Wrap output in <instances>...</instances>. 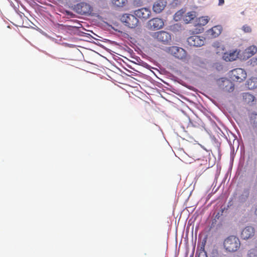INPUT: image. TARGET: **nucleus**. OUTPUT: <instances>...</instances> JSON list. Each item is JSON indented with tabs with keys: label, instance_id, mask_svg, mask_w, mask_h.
<instances>
[{
	"label": "nucleus",
	"instance_id": "1",
	"mask_svg": "<svg viewBox=\"0 0 257 257\" xmlns=\"http://www.w3.org/2000/svg\"><path fill=\"white\" fill-rule=\"evenodd\" d=\"M223 245L226 252H234L239 248L240 241L236 236L230 235L224 240Z\"/></svg>",
	"mask_w": 257,
	"mask_h": 257
},
{
	"label": "nucleus",
	"instance_id": "2",
	"mask_svg": "<svg viewBox=\"0 0 257 257\" xmlns=\"http://www.w3.org/2000/svg\"><path fill=\"white\" fill-rule=\"evenodd\" d=\"M120 21L125 26L130 29L136 28L139 24V21L134 14H124L120 16Z\"/></svg>",
	"mask_w": 257,
	"mask_h": 257
},
{
	"label": "nucleus",
	"instance_id": "3",
	"mask_svg": "<svg viewBox=\"0 0 257 257\" xmlns=\"http://www.w3.org/2000/svg\"><path fill=\"white\" fill-rule=\"evenodd\" d=\"M73 10L77 14L81 15L95 16V14L92 13L93 8L86 3L81 2L74 5Z\"/></svg>",
	"mask_w": 257,
	"mask_h": 257
},
{
	"label": "nucleus",
	"instance_id": "4",
	"mask_svg": "<svg viewBox=\"0 0 257 257\" xmlns=\"http://www.w3.org/2000/svg\"><path fill=\"white\" fill-rule=\"evenodd\" d=\"M228 76L233 81L241 82L246 78L247 75L244 69L237 68L230 71Z\"/></svg>",
	"mask_w": 257,
	"mask_h": 257
},
{
	"label": "nucleus",
	"instance_id": "5",
	"mask_svg": "<svg viewBox=\"0 0 257 257\" xmlns=\"http://www.w3.org/2000/svg\"><path fill=\"white\" fill-rule=\"evenodd\" d=\"M231 81L225 77H221L217 80V83L220 89L224 91L231 92L234 89V85Z\"/></svg>",
	"mask_w": 257,
	"mask_h": 257
},
{
	"label": "nucleus",
	"instance_id": "6",
	"mask_svg": "<svg viewBox=\"0 0 257 257\" xmlns=\"http://www.w3.org/2000/svg\"><path fill=\"white\" fill-rule=\"evenodd\" d=\"M205 40L203 37L193 35L187 38L186 44L190 47H199L204 45Z\"/></svg>",
	"mask_w": 257,
	"mask_h": 257
},
{
	"label": "nucleus",
	"instance_id": "7",
	"mask_svg": "<svg viewBox=\"0 0 257 257\" xmlns=\"http://www.w3.org/2000/svg\"><path fill=\"white\" fill-rule=\"evenodd\" d=\"M148 28L151 30H158L163 28L164 26V20L160 18H154L148 22Z\"/></svg>",
	"mask_w": 257,
	"mask_h": 257
},
{
	"label": "nucleus",
	"instance_id": "8",
	"mask_svg": "<svg viewBox=\"0 0 257 257\" xmlns=\"http://www.w3.org/2000/svg\"><path fill=\"white\" fill-rule=\"evenodd\" d=\"M169 52L175 57L179 59H183L186 56V52L182 48L177 46H172L168 49Z\"/></svg>",
	"mask_w": 257,
	"mask_h": 257
},
{
	"label": "nucleus",
	"instance_id": "9",
	"mask_svg": "<svg viewBox=\"0 0 257 257\" xmlns=\"http://www.w3.org/2000/svg\"><path fill=\"white\" fill-rule=\"evenodd\" d=\"M156 38L159 41L162 42L164 44L170 45L172 42L171 34L165 31L157 32Z\"/></svg>",
	"mask_w": 257,
	"mask_h": 257
},
{
	"label": "nucleus",
	"instance_id": "10",
	"mask_svg": "<svg viewBox=\"0 0 257 257\" xmlns=\"http://www.w3.org/2000/svg\"><path fill=\"white\" fill-rule=\"evenodd\" d=\"M135 16L138 19H142L146 20L149 18L151 15L150 10L148 8H142L135 10L134 12Z\"/></svg>",
	"mask_w": 257,
	"mask_h": 257
},
{
	"label": "nucleus",
	"instance_id": "11",
	"mask_svg": "<svg viewBox=\"0 0 257 257\" xmlns=\"http://www.w3.org/2000/svg\"><path fill=\"white\" fill-rule=\"evenodd\" d=\"M207 239V236L206 235L201 241V244L198 243L195 257H207V252L205 250Z\"/></svg>",
	"mask_w": 257,
	"mask_h": 257
},
{
	"label": "nucleus",
	"instance_id": "12",
	"mask_svg": "<svg viewBox=\"0 0 257 257\" xmlns=\"http://www.w3.org/2000/svg\"><path fill=\"white\" fill-rule=\"evenodd\" d=\"M167 0H157L153 4V10L156 14L161 13L166 7Z\"/></svg>",
	"mask_w": 257,
	"mask_h": 257
},
{
	"label": "nucleus",
	"instance_id": "13",
	"mask_svg": "<svg viewBox=\"0 0 257 257\" xmlns=\"http://www.w3.org/2000/svg\"><path fill=\"white\" fill-rule=\"evenodd\" d=\"M254 228L251 226H246L241 231V237L243 240H247L254 236Z\"/></svg>",
	"mask_w": 257,
	"mask_h": 257
},
{
	"label": "nucleus",
	"instance_id": "14",
	"mask_svg": "<svg viewBox=\"0 0 257 257\" xmlns=\"http://www.w3.org/2000/svg\"><path fill=\"white\" fill-rule=\"evenodd\" d=\"M222 30V26L217 25L207 30L205 33L209 38H216L221 34Z\"/></svg>",
	"mask_w": 257,
	"mask_h": 257
},
{
	"label": "nucleus",
	"instance_id": "15",
	"mask_svg": "<svg viewBox=\"0 0 257 257\" xmlns=\"http://www.w3.org/2000/svg\"><path fill=\"white\" fill-rule=\"evenodd\" d=\"M209 21V18L208 17H201L199 19V22L198 23V25H199L200 28L197 30V29H195V31H194L196 34H200L201 33L204 29L202 28V26L206 25Z\"/></svg>",
	"mask_w": 257,
	"mask_h": 257
},
{
	"label": "nucleus",
	"instance_id": "16",
	"mask_svg": "<svg viewBox=\"0 0 257 257\" xmlns=\"http://www.w3.org/2000/svg\"><path fill=\"white\" fill-rule=\"evenodd\" d=\"M245 86L249 90H253L257 88V77H252L248 79L245 83Z\"/></svg>",
	"mask_w": 257,
	"mask_h": 257
},
{
	"label": "nucleus",
	"instance_id": "17",
	"mask_svg": "<svg viewBox=\"0 0 257 257\" xmlns=\"http://www.w3.org/2000/svg\"><path fill=\"white\" fill-rule=\"evenodd\" d=\"M257 52V48L255 46H251L247 48L244 53V58L246 57L247 59L253 55Z\"/></svg>",
	"mask_w": 257,
	"mask_h": 257
},
{
	"label": "nucleus",
	"instance_id": "18",
	"mask_svg": "<svg viewBox=\"0 0 257 257\" xmlns=\"http://www.w3.org/2000/svg\"><path fill=\"white\" fill-rule=\"evenodd\" d=\"M182 27L183 26L180 23H177L169 26L168 30L174 33H176L181 31L182 29Z\"/></svg>",
	"mask_w": 257,
	"mask_h": 257
},
{
	"label": "nucleus",
	"instance_id": "19",
	"mask_svg": "<svg viewBox=\"0 0 257 257\" xmlns=\"http://www.w3.org/2000/svg\"><path fill=\"white\" fill-rule=\"evenodd\" d=\"M250 123L254 128L257 129V113H252L250 117Z\"/></svg>",
	"mask_w": 257,
	"mask_h": 257
},
{
	"label": "nucleus",
	"instance_id": "20",
	"mask_svg": "<svg viewBox=\"0 0 257 257\" xmlns=\"http://www.w3.org/2000/svg\"><path fill=\"white\" fill-rule=\"evenodd\" d=\"M184 11L183 9H181L178 11H177L173 16V19L175 21L178 22L180 20L183 14H184Z\"/></svg>",
	"mask_w": 257,
	"mask_h": 257
},
{
	"label": "nucleus",
	"instance_id": "21",
	"mask_svg": "<svg viewBox=\"0 0 257 257\" xmlns=\"http://www.w3.org/2000/svg\"><path fill=\"white\" fill-rule=\"evenodd\" d=\"M127 0H113L112 3L117 7H122L127 3Z\"/></svg>",
	"mask_w": 257,
	"mask_h": 257
},
{
	"label": "nucleus",
	"instance_id": "22",
	"mask_svg": "<svg viewBox=\"0 0 257 257\" xmlns=\"http://www.w3.org/2000/svg\"><path fill=\"white\" fill-rule=\"evenodd\" d=\"M212 67L217 72L222 71L223 69V65L220 62L214 63L212 65Z\"/></svg>",
	"mask_w": 257,
	"mask_h": 257
},
{
	"label": "nucleus",
	"instance_id": "23",
	"mask_svg": "<svg viewBox=\"0 0 257 257\" xmlns=\"http://www.w3.org/2000/svg\"><path fill=\"white\" fill-rule=\"evenodd\" d=\"M243 98L246 101L247 100L248 102H252L255 99V97L248 93H244L243 95Z\"/></svg>",
	"mask_w": 257,
	"mask_h": 257
},
{
	"label": "nucleus",
	"instance_id": "24",
	"mask_svg": "<svg viewBox=\"0 0 257 257\" xmlns=\"http://www.w3.org/2000/svg\"><path fill=\"white\" fill-rule=\"evenodd\" d=\"M249 195V189L248 188H245L243 189L242 194L241 196V199H243V201H245L248 197Z\"/></svg>",
	"mask_w": 257,
	"mask_h": 257
},
{
	"label": "nucleus",
	"instance_id": "25",
	"mask_svg": "<svg viewBox=\"0 0 257 257\" xmlns=\"http://www.w3.org/2000/svg\"><path fill=\"white\" fill-rule=\"evenodd\" d=\"M247 65L254 66L257 65V57H252L246 62Z\"/></svg>",
	"mask_w": 257,
	"mask_h": 257
},
{
	"label": "nucleus",
	"instance_id": "26",
	"mask_svg": "<svg viewBox=\"0 0 257 257\" xmlns=\"http://www.w3.org/2000/svg\"><path fill=\"white\" fill-rule=\"evenodd\" d=\"M187 16L191 21L193 20L196 16V13L195 12H190L187 13Z\"/></svg>",
	"mask_w": 257,
	"mask_h": 257
},
{
	"label": "nucleus",
	"instance_id": "27",
	"mask_svg": "<svg viewBox=\"0 0 257 257\" xmlns=\"http://www.w3.org/2000/svg\"><path fill=\"white\" fill-rule=\"evenodd\" d=\"M242 30L245 33H250L251 31V28L247 25H244L242 27Z\"/></svg>",
	"mask_w": 257,
	"mask_h": 257
},
{
	"label": "nucleus",
	"instance_id": "28",
	"mask_svg": "<svg viewBox=\"0 0 257 257\" xmlns=\"http://www.w3.org/2000/svg\"><path fill=\"white\" fill-rule=\"evenodd\" d=\"M217 220L216 219H213L211 221V224L209 227L208 231H210L215 226L216 224Z\"/></svg>",
	"mask_w": 257,
	"mask_h": 257
},
{
	"label": "nucleus",
	"instance_id": "29",
	"mask_svg": "<svg viewBox=\"0 0 257 257\" xmlns=\"http://www.w3.org/2000/svg\"><path fill=\"white\" fill-rule=\"evenodd\" d=\"M184 21L185 24H189L191 21V19H189L186 15L185 18L184 19Z\"/></svg>",
	"mask_w": 257,
	"mask_h": 257
},
{
	"label": "nucleus",
	"instance_id": "30",
	"mask_svg": "<svg viewBox=\"0 0 257 257\" xmlns=\"http://www.w3.org/2000/svg\"><path fill=\"white\" fill-rule=\"evenodd\" d=\"M224 4V0H218V5L219 6H222Z\"/></svg>",
	"mask_w": 257,
	"mask_h": 257
},
{
	"label": "nucleus",
	"instance_id": "31",
	"mask_svg": "<svg viewBox=\"0 0 257 257\" xmlns=\"http://www.w3.org/2000/svg\"><path fill=\"white\" fill-rule=\"evenodd\" d=\"M87 33H85V32H83L82 31H79L78 32V35L80 36H84L85 35H86Z\"/></svg>",
	"mask_w": 257,
	"mask_h": 257
},
{
	"label": "nucleus",
	"instance_id": "32",
	"mask_svg": "<svg viewBox=\"0 0 257 257\" xmlns=\"http://www.w3.org/2000/svg\"><path fill=\"white\" fill-rule=\"evenodd\" d=\"M179 2V0H174L172 2V5L173 6H176L178 4V2Z\"/></svg>",
	"mask_w": 257,
	"mask_h": 257
},
{
	"label": "nucleus",
	"instance_id": "33",
	"mask_svg": "<svg viewBox=\"0 0 257 257\" xmlns=\"http://www.w3.org/2000/svg\"><path fill=\"white\" fill-rule=\"evenodd\" d=\"M221 214H220L219 212H218L215 216V218L214 219H216V220H217V219H219L220 216Z\"/></svg>",
	"mask_w": 257,
	"mask_h": 257
},
{
	"label": "nucleus",
	"instance_id": "34",
	"mask_svg": "<svg viewBox=\"0 0 257 257\" xmlns=\"http://www.w3.org/2000/svg\"><path fill=\"white\" fill-rule=\"evenodd\" d=\"M83 37H86L87 38H89L90 37H92V36L90 34H88V33H87V34L85 35Z\"/></svg>",
	"mask_w": 257,
	"mask_h": 257
},
{
	"label": "nucleus",
	"instance_id": "35",
	"mask_svg": "<svg viewBox=\"0 0 257 257\" xmlns=\"http://www.w3.org/2000/svg\"><path fill=\"white\" fill-rule=\"evenodd\" d=\"M194 250H195V246H194V247L193 248V252H192V254L190 255V257H193V252L194 251Z\"/></svg>",
	"mask_w": 257,
	"mask_h": 257
},
{
	"label": "nucleus",
	"instance_id": "36",
	"mask_svg": "<svg viewBox=\"0 0 257 257\" xmlns=\"http://www.w3.org/2000/svg\"><path fill=\"white\" fill-rule=\"evenodd\" d=\"M112 29H113L115 31H116V32H121L120 31L118 30L117 29H115V28H113V27H112Z\"/></svg>",
	"mask_w": 257,
	"mask_h": 257
},
{
	"label": "nucleus",
	"instance_id": "37",
	"mask_svg": "<svg viewBox=\"0 0 257 257\" xmlns=\"http://www.w3.org/2000/svg\"><path fill=\"white\" fill-rule=\"evenodd\" d=\"M224 210H225V208H223V209H221V215H222V213L223 212Z\"/></svg>",
	"mask_w": 257,
	"mask_h": 257
},
{
	"label": "nucleus",
	"instance_id": "38",
	"mask_svg": "<svg viewBox=\"0 0 257 257\" xmlns=\"http://www.w3.org/2000/svg\"><path fill=\"white\" fill-rule=\"evenodd\" d=\"M182 129L183 130L184 132H186L185 130V127L184 126H182Z\"/></svg>",
	"mask_w": 257,
	"mask_h": 257
},
{
	"label": "nucleus",
	"instance_id": "39",
	"mask_svg": "<svg viewBox=\"0 0 257 257\" xmlns=\"http://www.w3.org/2000/svg\"><path fill=\"white\" fill-rule=\"evenodd\" d=\"M74 28H76V29H79V27H76V26L74 27Z\"/></svg>",
	"mask_w": 257,
	"mask_h": 257
},
{
	"label": "nucleus",
	"instance_id": "40",
	"mask_svg": "<svg viewBox=\"0 0 257 257\" xmlns=\"http://www.w3.org/2000/svg\"><path fill=\"white\" fill-rule=\"evenodd\" d=\"M125 70H126V71H128V72H130V70H128V69H125Z\"/></svg>",
	"mask_w": 257,
	"mask_h": 257
},
{
	"label": "nucleus",
	"instance_id": "41",
	"mask_svg": "<svg viewBox=\"0 0 257 257\" xmlns=\"http://www.w3.org/2000/svg\"><path fill=\"white\" fill-rule=\"evenodd\" d=\"M243 13H244V12H241V14H243Z\"/></svg>",
	"mask_w": 257,
	"mask_h": 257
},
{
	"label": "nucleus",
	"instance_id": "42",
	"mask_svg": "<svg viewBox=\"0 0 257 257\" xmlns=\"http://www.w3.org/2000/svg\"><path fill=\"white\" fill-rule=\"evenodd\" d=\"M256 257H257V254H256Z\"/></svg>",
	"mask_w": 257,
	"mask_h": 257
}]
</instances>
